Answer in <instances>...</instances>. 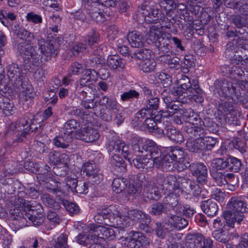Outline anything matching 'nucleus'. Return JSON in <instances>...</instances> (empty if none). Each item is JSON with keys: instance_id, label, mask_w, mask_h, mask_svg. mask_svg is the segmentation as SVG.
<instances>
[{"instance_id": "obj_1", "label": "nucleus", "mask_w": 248, "mask_h": 248, "mask_svg": "<svg viewBox=\"0 0 248 248\" xmlns=\"http://www.w3.org/2000/svg\"><path fill=\"white\" fill-rule=\"evenodd\" d=\"M38 49L26 42L18 44L17 50L26 63L34 66H41L57 55V49L51 42H47L42 37L37 39Z\"/></svg>"}, {"instance_id": "obj_2", "label": "nucleus", "mask_w": 248, "mask_h": 248, "mask_svg": "<svg viewBox=\"0 0 248 248\" xmlns=\"http://www.w3.org/2000/svg\"><path fill=\"white\" fill-rule=\"evenodd\" d=\"M228 210L224 213L226 223L231 227L239 225L244 218V213L248 212V196L232 197L227 204Z\"/></svg>"}, {"instance_id": "obj_3", "label": "nucleus", "mask_w": 248, "mask_h": 248, "mask_svg": "<svg viewBox=\"0 0 248 248\" xmlns=\"http://www.w3.org/2000/svg\"><path fill=\"white\" fill-rule=\"evenodd\" d=\"M180 87H174L171 90V93L178 96L180 100L182 99L181 96L186 97L188 96L189 93H199L201 88L199 85V82L197 79H193L191 82L189 78L184 75L181 76V78L178 80Z\"/></svg>"}, {"instance_id": "obj_4", "label": "nucleus", "mask_w": 248, "mask_h": 248, "mask_svg": "<svg viewBox=\"0 0 248 248\" xmlns=\"http://www.w3.org/2000/svg\"><path fill=\"white\" fill-rule=\"evenodd\" d=\"M132 148L135 155L149 157L154 162L156 158L161 156L160 148L154 141L151 140H147L143 143L135 144Z\"/></svg>"}, {"instance_id": "obj_5", "label": "nucleus", "mask_w": 248, "mask_h": 248, "mask_svg": "<svg viewBox=\"0 0 248 248\" xmlns=\"http://www.w3.org/2000/svg\"><path fill=\"white\" fill-rule=\"evenodd\" d=\"M27 122L25 118L21 119L18 122L11 123L8 127L5 136L7 137L13 136L14 142H22L26 141L29 134L25 124Z\"/></svg>"}, {"instance_id": "obj_6", "label": "nucleus", "mask_w": 248, "mask_h": 248, "mask_svg": "<svg viewBox=\"0 0 248 248\" xmlns=\"http://www.w3.org/2000/svg\"><path fill=\"white\" fill-rule=\"evenodd\" d=\"M217 111L218 115L222 117L226 123L238 124V112L230 102L221 100L217 106Z\"/></svg>"}, {"instance_id": "obj_7", "label": "nucleus", "mask_w": 248, "mask_h": 248, "mask_svg": "<svg viewBox=\"0 0 248 248\" xmlns=\"http://www.w3.org/2000/svg\"><path fill=\"white\" fill-rule=\"evenodd\" d=\"M138 12L142 15L145 21L148 23H154L161 18V11L155 8L151 1H144L138 7Z\"/></svg>"}, {"instance_id": "obj_8", "label": "nucleus", "mask_w": 248, "mask_h": 248, "mask_svg": "<svg viewBox=\"0 0 248 248\" xmlns=\"http://www.w3.org/2000/svg\"><path fill=\"white\" fill-rule=\"evenodd\" d=\"M40 195V186L35 184H30L25 188V191L18 192L17 197H15L14 203L16 205L29 206V197L36 199Z\"/></svg>"}, {"instance_id": "obj_9", "label": "nucleus", "mask_w": 248, "mask_h": 248, "mask_svg": "<svg viewBox=\"0 0 248 248\" xmlns=\"http://www.w3.org/2000/svg\"><path fill=\"white\" fill-rule=\"evenodd\" d=\"M108 148L110 154H112V155L121 154L125 159H127L131 163L132 155L129 151L128 145L123 140L116 139L109 141Z\"/></svg>"}, {"instance_id": "obj_10", "label": "nucleus", "mask_w": 248, "mask_h": 248, "mask_svg": "<svg viewBox=\"0 0 248 248\" xmlns=\"http://www.w3.org/2000/svg\"><path fill=\"white\" fill-rule=\"evenodd\" d=\"M88 228L91 237H96L97 240H112L115 237V232L110 228H107L102 225H98L95 224H90Z\"/></svg>"}, {"instance_id": "obj_11", "label": "nucleus", "mask_w": 248, "mask_h": 248, "mask_svg": "<svg viewBox=\"0 0 248 248\" xmlns=\"http://www.w3.org/2000/svg\"><path fill=\"white\" fill-rule=\"evenodd\" d=\"M169 21L168 24L164 26L166 28H170L173 22L168 18H164V22L167 23ZM162 27L163 26L161 24L155 22L150 27L149 31L146 34V41L149 44H155L156 42L158 41L163 32L161 30Z\"/></svg>"}, {"instance_id": "obj_12", "label": "nucleus", "mask_w": 248, "mask_h": 248, "mask_svg": "<svg viewBox=\"0 0 248 248\" xmlns=\"http://www.w3.org/2000/svg\"><path fill=\"white\" fill-rule=\"evenodd\" d=\"M15 198H12L10 200V202L13 205L10 209L9 213L10 217L16 221H17L18 223L17 225L20 227L27 226V223H26V217L25 216V211L23 210V209L26 207V206L16 205L14 203ZM28 206H27L28 207Z\"/></svg>"}, {"instance_id": "obj_13", "label": "nucleus", "mask_w": 248, "mask_h": 248, "mask_svg": "<svg viewBox=\"0 0 248 248\" xmlns=\"http://www.w3.org/2000/svg\"><path fill=\"white\" fill-rule=\"evenodd\" d=\"M215 93L223 98L235 94V88L231 82L227 80H217L214 83Z\"/></svg>"}, {"instance_id": "obj_14", "label": "nucleus", "mask_w": 248, "mask_h": 248, "mask_svg": "<svg viewBox=\"0 0 248 248\" xmlns=\"http://www.w3.org/2000/svg\"><path fill=\"white\" fill-rule=\"evenodd\" d=\"M127 246L130 248H138L140 245L145 246L149 244V241L145 235L140 232L131 231L126 237Z\"/></svg>"}, {"instance_id": "obj_15", "label": "nucleus", "mask_w": 248, "mask_h": 248, "mask_svg": "<svg viewBox=\"0 0 248 248\" xmlns=\"http://www.w3.org/2000/svg\"><path fill=\"white\" fill-rule=\"evenodd\" d=\"M189 169L192 174L196 176L197 182L202 184H205L207 179V169L203 163H193L189 166Z\"/></svg>"}, {"instance_id": "obj_16", "label": "nucleus", "mask_w": 248, "mask_h": 248, "mask_svg": "<svg viewBox=\"0 0 248 248\" xmlns=\"http://www.w3.org/2000/svg\"><path fill=\"white\" fill-rule=\"evenodd\" d=\"M239 59L237 58H233L231 60L230 65L226 67V72L229 73L235 78H241L244 75V72L242 70V68L240 67L241 65H245L246 64V60H241L239 57Z\"/></svg>"}, {"instance_id": "obj_17", "label": "nucleus", "mask_w": 248, "mask_h": 248, "mask_svg": "<svg viewBox=\"0 0 248 248\" xmlns=\"http://www.w3.org/2000/svg\"><path fill=\"white\" fill-rule=\"evenodd\" d=\"M77 139L87 142L96 141L100 137L97 130L92 127H84L80 129L76 135Z\"/></svg>"}, {"instance_id": "obj_18", "label": "nucleus", "mask_w": 248, "mask_h": 248, "mask_svg": "<svg viewBox=\"0 0 248 248\" xmlns=\"http://www.w3.org/2000/svg\"><path fill=\"white\" fill-rule=\"evenodd\" d=\"M98 73L94 69H86L85 74L79 80V85L81 87H88L92 89L93 82L97 80Z\"/></svg>"}, {"instance_id": "obj_19", "label": "nucleus", "mask_w": 248, "mask_h": 248, "mask_svg": "<svg viewBox=\"0 0 248 248\" xmlns=\"http://www.w3.org/2000/svg\"><path fill=\"white\" fill-rule=\"evenodd\" d=\"M188 224V221L183 217L182 216L170 213L168 216V222L164 223V227L166 225L170 226L178 230L185 228Z\"/></svg>"}, {"instance_id": "obj_20", "label": "nucleus", "mask_w": 248, "mask_h": 248, "mask_svg": "<svg viewBox=\"0 0 248 248\" xmlns=\"http://www.w3.org/2000/svg\"><path fill=\"white\" fill-rule=\"evenodd\" d=\"M82 170L87 176L94 179L93 181L96 184L100 183L103 179L102 175L98 173V170L94 163H85L82 168Z\"/></svg>"}, {"instance_id": "obj_21", "label": "nucleus", "mask_w": 248, "mask_h": 248, "mask_svg": "<svg viewBox=\"0 0 248 248\" xmlns=\"http://www.w3.org/2000/svg\"><path fill=\"white\" fill-rule=\"evenodd\" d=\"M142 196L144 201L148 202L151 200L157 201L161 197L160 192L158 189V186H154V179H153V184L150 186L143 188Z\"/></svg>"}, {"instance_id": "obj_22", "label": "nucleus", "mask_w": 248, "mask_h": 248, "mask_svg": "<svg viewBox=\"0 0 248 248\" xmlns=\"http://www.w3.org/2000/svg\"><path fill=\"white\" fill-rule=\"evenodd\" d=\"M25 215L26 217V219L28 218L34 226H41L45 220V216L42 209H32L28 213H26Z\"/></svg>"}, {"instance_id": "obj_23", "label": "nucleus", "mask_w": 248, "mask_h": 248, "mask_svg": "<svg viewBox=\"0 0 248 248\" xmlns=\"http://www.w3.org/2000/svg\"><path fill=\"white\" fill-rule=\"evenodd\" d=\"M173 160L167 154L160 156L156 158L154 162V165L157 168L162 170L163 171H171L174 170Z\"/></svg>"}, {"instance_id": "obj_24", "label": "nucleus", "mask_w": 248, "mask_h": 248, "mask_svg": "<svg viewBox=\"0 0 248 248\" xmlns=\"http://www.w3.org/2000/svg\"><path fill=\"white\" fill-rule=\"evenodd\" d=\"M171 38L170 33L163 31L158 41L155 44L157 47L159 52H162L163 53H168L170 52L169 46Z\"/></svg>"}, {"instance_id": "obj_25", "label": "nucleus", "mask_w": 248, "mask_h": 248, "mask_svg": "<svg viewBox=\"0 0 248 248\" xmlns=\"http://www.w3.org/2000/svg\"><path fill=\"white\" fill-rule=\"evenodd\" d=\"M127 40L133 47H142L145 43V39L142 34L137 31L129 32L127 34Z\"/></svg>"}, {"instance_id": "obj_26", "label": "nucleus", "mask_w": 248, "mask_h": 248, "mask_svg": "<svg viewBox=\"0 0 248 248\" xmlns=\"http://www.w3.org/2000/svg\"><path fill=\"white\" fill-rule=\"evenodd\" d=\"M204 236L201 233H188L186 236V245L187 248H200Z\"/></svg>"}, {"instance_id": "obj_27", "label": "nucleus", "mask_w": 248, "mask_h": 248, "mask_svg": "<svg viewBox=\"0 0 248 248\" xmlns=\"http://www.w3.org/2000/svg\"><path fill=\"white\" fill-rule=\"evenodd\" d=\"M202 124H200V126L191 125L187 126L186 131L189 135V137L193 139H203L206 135V130Z\"/></svg>"}, {"instance_id": "obj_28", "label": "nucleus", "mask_w": 248, "mask_h": 248, "mask_svg": "<svg viewBox=\"0 0 248 248\" xmlns=\"http://www.w3.org/2000/svg\"><path fill=\"white\" fill-rule=\"evenodd\" d=\"M123 211V209L119 210H115L114 215L117 216L116 223L117 225H115V228L117 229L119 232L122 233L125 232V229L130 226V222L127 220L126 215L122 216L121 214Z\"/></svg>"}, {"instance_id": "obj_29", "label": "nucleus", "mask_w": 248, "mask_h": 248, "mask_svg": "<svg viewBox=\"0 0 248 248\" xmlns=\"http://www.w3.org/2000/svg\"><path fill=\"white\" fill-rule=\"evenodd\" d=\"M136 158L133 159L134 166L139 169L148 170L152 169L154 165V162L149 157L136 155Z\"/></svg>"}, {"instance_id": "obj_30", "label": "nucleus", "mask_w": 248, "mask_h": 248, "mask_svg": "<svg viewBox=\"0 0 248 248\" xmlns=\"http://www.w3.org/2000/svg\"><path fill=\"white\" fill-rule=\"evenodd\" d=\"M110 163L111 167L118 172L123 173L126 171V164L120 155L111 154Z\"/></svg>"}, {"instance_id": "obj_31", "label": "nucleus", "mask_w": 248, "mask_h": 248, "mask_svg": "<svg viewBox=\"0 0 248 248\" xmlns=\"http://www.w3.org/2000/svg\"><path fill=\"white\" fill-rule=\"evenodd\" d=\"M201 207L204 213L211 217L216 216L218 210L217 204L211 200L202 201Z\"/></svg>"}, {"instance_id": "obj_32", "label": "nucleus", "mask_w": 248, "mask_h": 248, "mask_svg": "<svg viewBox=\"0 0 248 248\" xmlns=\"http://www.w3.org/2000/svg\"><path fill=\"white\" fill-rule=\"evenodd\" d=\"M182 183H184V191L189 193L192 192L194 196L197 197L200 195L201 188L200 186L195 182L186 178L182 179Z\"/></svg>"}, {"instance_id": "obj_33", "label": "nucleus", "mask_w": 248, "mask_h": 248, "mask_svg": "<svg viewBox=\"0 0 248 248\" xmlns=\"http://www.w3.org/2000/svg\"><path fill=\"white\" fill-rule=\"evenodd\" d=\"M203 5L202 2L199 1L193 4L191 3L190 7L195 14H201V21H203V23L207 24L211 20V17L207 13L203 12Z\"/></svg>"}, {"instance_id": "obj_34", "label": "nucleus", "mask_w": 248, "mask_h": 248, "mask_svg": "<svg viewBox=\"0 0 248 248\" xmlns=\"http://www.w3.org/2000/svg\"><path fill=\"white\" fill-rule=\"evenodd\" d=\"M98 1L90 0L84 4L85 8L88 11L92 18H96L95 16L98 12L104 11V8Z\"/></svg>"}, {"instance_id": "obj_35", "label": "nucleus", "mask_w": 248, "mask_h": 248, "mask_svg": "<svg viewBox=\"0 0 248 248\" xmlns=\"http://www.w3.org/2000/svg\"><path fill=\"white\" fill-rule=\"evenodd\" d=\"M107 65L113 70L121 68L123 69L125 68L124 61L120 58L118 55H109L107 61Z\"/></svg>"}, {"instance_id": "obj_36", "label": "nucleus", "mask_w": 248, "mask_h": 248, "mask_svg": "<svg viewBox=\"0 0 248 248\" xmlns=\"http://www.w3.org/2000/svg\"><path fill=\"white\" fill-rule=\"evenodd\" d=\"M72 141V135L63 133L62 135L56 137L53 139V144L58 148L64 149L69 146Z\"/></svg>"}, {"instance_id": "obj_37", "label": "nucleus", "mask_w": 248, "mask_h": 248, "mask_svg": "<svg viewBox=\"0 0 248 248\" xmlns=\"http://www.w3.org/2000/svg\"><path fill=\"white\" fill-rule=\"evenodd\" d=\"M166 135L171 140L174 142L180 144L184 141L183 134L172 126L167 127Z\"/></svg>"}, {"instance_id": "obj_38", "label": "nucleus", "mask_w": 248, "mask_h": 248, "mask_svg": "<svg viewBox=\"0 0 248 248\" xmlns=\"http://www.w3.org/2000/svg\"><path fill=\"white\" fill-rule=\"evenodd\" d=\"M17 171V169L12 164H3V162H0V179L3 177L12 176Z\"/></svg>"}, {"instance_id": "obj_39", "label": "nucleus", "mask_w": 248, "mask_h": 248, "mask_svg": "<svg viewBox=\"0 0 248 248\" xmlns=\"http://www.w3.org/2000/svg\"><path fill=\"white\" fill-rule=\"evenodd\" d=\"M170 175L158 174L154 177V186H160L164 193H167Z\"/></svg>"}, {"instance_id": "obj_40", "label": "nucleus", "mask_w": 248, "mask_h": 248, "mask_svg": "<svg viewBox=\"0 0 248 248\" xmlns=\"http://www.w3.org/2000/svg\"><path fill=\"white\" fill-rule=\"evenodd\" d=\"M187 149L192 152H199L200 151H204L205 146L203 144L202 139H195V140H188L186 143Z\"/></svg>"}, {"instance_id": "obj_41", "label": "nucleus", "mask_w": 248, "mask_h": 248, "mask_svg": "<svg viewBox=\"0 0 248 248\" xmlns=\"http://www.w3.org/2000/svg\"><path fill=\"white\" fill-rule=\"evenodd\" d=\"M171 158V160L176 162H183L185 158V153L182 148L174 147L170 148L169 152L167 154Z\"/></svg>"}, {"instance_id": "obj_42", "label": "nucleus", "mask_w": 248, "mask_h": 248, "mask_svg": "<svg viewBox=\"0 0 248 248\" xmlns=\"http://www.w3.org/2000/svg\"><path fill=\"white\" fill-rule=\"evenodd\" d=\"M137 64L139 69L145 73L154 71L156 65L155 61L152 58L142 62H137Z\"/></svg>"}, {"instance_id": "obj_43", "label": "nucleus", "mask_w": 248, "mask_h": 248, "mask_svg": "<svg viewBox=\"0 0 248 248\" xmlns=\"http://www.w3.org/2000/svg\"><path fill=\"white\" fill-rule=\"evenodd\" d=\"M183 192L184 189H178L173 191L168 192L169 193L165 197V202L171 207L174 205H176L177 204L179 203V197Z\"/></svg>"}, {"instance_id": "obj_44", "label": "nucleus", "mask_w": 248, "mask_h": 248, "mask_svg": "<svg viewBox=\"0 0 248 248\" xmlns=\"http://www.w3.org/2000/svg\"><path fill=\"white\" fill-rule=\"evenodd\" d=\"M180 178V180H178L175 176L170 175L167 192L173 191L176 190L184 189V183H182V179Z\"/></svg>"}, {"instance_id": "obj_45", "label": "nucleus", "mask_w": 248, "mask_h": 248, "mask_svg": "<svg viewBox=\"0 0 248 248\" xmlns=\"http://www.w3.org/2000/svg\"><path fill=\"white\" fill-rule=\"evenodd\" d=\"M127 184L128 181L124 178H115L112 184L113 190L117 193H120L125 189Z\"/></svg>"}, {"instance_id": "obj_46", "label": "nucleus", "mask_w": 248, "mask_h": 248, "mask_svg": "<svg viewBox=\"0 0 248 248\" xmlns=\"http://www.w3.org/2000/svg\"><path fill=\"white\" fill-rule=\"evenodd\" d=\"M227 169L234 172H239L242 166L241 160L233 156L227 158Z\"/></svg>"}, {"instance_id": "obj_47", "label": "nucleus", "mask_w": 248, "mask_h": 248, "mask_svg": "<svg viewBox=\"0 0 248 248\" xmlns=\"http://www.w3.org/2000/svg\"><path fill=\"white\" fill-rule=\"evenodd\" d=\"M13 31L15 34L21 39L31 40L34 38V35L33 33L23 28H18L15 25L13 27Z\"/></svg>"}, {"instance_id": "obj_48", "label": "nucleus", "mask_w": 248, "mask_h": 248, "mask_svg": "<svg viewBox=\"0 0 248 248\" xmlns=\"http://www.w3.org/2000/svg\"><path fill=\"white\" fill-rule=\"evenodd\" d=\"M100 106L105 107L107 108L112 109H117L118 107L117 103L115 99L109 98L107 96H103L102 97L99 101Z\"/></svg>"}, {"instance_id": "obj_49", "label": "nucleus", "mask_w": 248, "mask_h": 248, "mask_svg": "<svg viewBox=\"0 0 248 248\" xmlns=\"http://www.w3.org/2000/svg\"><path fill=\"white\" fill-rule=\"evenodd\" d=\"M131 58L134 59L137 62H142L146 60L152 58L151 51L147 49H144L135 52L131 56Z\"/></svg>"}, {"instance_id": "obj_50", "label": "nucleus", "mask_w": 248, "mask_h": 248, "mask_svg": "<svg viewBox=\"0 0 248 248\" xmlns=\"http://www.w3.org/2000/svg\"><path fill=\"white\" fill-rule=\"evenodd\" d=\"M212 235L217 241L225 244L227 243L230 239L228 232L222 229L214 231Z\"/></svg>"}, {"instance_id": "obj_51", "label": "nucleus", "mask_w": 248, "mask_h": 248, "mask_svg": "<svg viewBox=\"0 0 248 248\" xmlns=\"http://www.w3.org/2000/svg\"><path fill=\"white\" fill-rule=\"evenodd\" d=\"M60 184V183L51 180L49 182L46 184L45 187L49 192L55 194L58 196H61L64 192L62 191L61 186L59 185Z\"/></svg>"}, {"instance_id": "obj_52", "label": "nucleus", "mask_w": 248, "mask_h": 248, "mask_svg": "<svg viewBox=\"0 0 248 248\" xmlns=\"http://www.w3.org/2000/svg\"><path fill=\"white\" fill-rule=\"evenodd\" d=\"M0 108L6 115H8L13 111L14 105L7 97H2L0 100Z\"/></svg>"}, {"instance_id": "obj_53", "label": "nucleus", "mask_w": 248, "mask_h": 248, "mask_svg": "<svg viewBox=\"0 0 248 248\" xmlns=\"http://www.w3.org/2000/svg\"><path fill=\"white\" fill-rule=\"evenodd\" d=\"M79 126V124L76 120L71 119L67 121L65 123L62 128V130L64 133L71 135L72 133L76 130Z\"/></svg>"}, {"instance_id": "obj_54", "label": "nucleus", "mask_w": 248, "mask_h": 248, "mask_svg": "<svg viewBox=\"0 0 248 248\" xmlns=\"http://www.w3.org/2000/svg\"><path fill=\"white\" fill-rule=\"evenodd\" d=\"M42 201L45 205L49 207L55 209H59L60 207L59 203L48 194L44 193L42 196Z\"/></svg>"}, {"instance_id": "obj_55", "label": "nucleus", "mask_w": 248, "mask_h": 248, "mask_svg": "<svg viewBox=\"0 0 248 248\" xmlns=\"http://www.w3.org/2000/svg\"><path fill=\"white\" fill-rule=\"evenodd\" d=\"M66 156V155L65 154H60L55 151L51 152L48 155L50 162L54 165L63 163L64 162V159Z\"/></svg>"}, {"instance_id": "obj_56", "label": "nucleus", "mask_w": 248, "mask_h": 248, "mask_svg": "<svg viewBox=\"0 0 248 248\" xmlns=\"http://www.w3.org/2000/svg\"><path fill=\"white\" fill-rule=\"evenodd\" d=\"M110 211V209L104 208L98 212L94 217L95 221L98 224L105 225L106 218L108 216Z\"/></svg>"}, {"instance_id": "obj_57", "label": "nucleus", "mask_w": 248, "mask_h": 248, "mask_svg": "<svg viewBox=\"0 0 248 248\" xmlns=\"http://www.w3.org/2000/svg\"><path fill=\"white\" fill-rule=\"evenodd\" d=\"M231 143L234 149L239 151L241 154H244L246 152L247 146L244 140L237 138L234 139Z\"/></svg>"}, {"instance_id": "obj_58", "label": "nucleus", "mask_w": 248, "mask_h": 248, "mask_svg": "<svg viewBox=\"0 0 248 248\" xmlns=\"http://www.w3.org/2000/svg\"><path fill=\"white\" fill-rule=\"evenodd\" d=\"M159 99L158 97H151L147 99L145 103V107L154 113V110L158 108Z\"/></svg>"}, {"instance_id": "obj_59", "label": "nucleus", "mask_w": 248, "mask_h": 248, "mask_svg": "<svg viewBox=\"0 0 248 248\" xmlns=\"http://www.w3.org/2000/svg\"><path fill=\"white\" fill-rule=\"evenodd\" d=\"M67 235L61 234L55 241L52 246L49 248H64L67 245Z\"/></svg>"}, {"instance_id": "obj_60", "label": "nucleus", "mask_w": 248, "mask_h": 248, "mask_svg": "<svg viewBox=\"0 0 248 248\" xmlns=\"http://www.w3.org/2000/svg\"><path fill=\"white\" fill-rule=\"evenodd\" d=\"M7 75L10 79L21 76V70L17 64L12 63L9 65L7 67Z\"/></svg>"}, {"instance_id": "obj_61", "label": "nucleus", "mask_w": 248, "mask_h": 248, "mask_svg": "<svg viewBox=\"0 0 248 248\" xmlns=\"http://www.w3.org/2000/svg\"><path fill=\"white\" fill-rule=\"evenodd\" d=\"M12 81L14 88L17 90V92H22L24 94L26 91L25 85L23 82V76L21 75L16 78L10 79ZM27 88H26L27 89Z\"/></svg>"}, {"instance_id": "obj_62", "label": "nucleus", "mask_w": 248, "mask_h": 248, "mask_svg": "<svg viewBox=\"0 0 248 248\" xmlns=\"http://www.w3.org/2000/svg\"><path fill=\"white\" fill-rule=\"evenodd\" d=\"M140 93L135 90H130L123 93L121 95V99L123 101H131L134 99H138Z\"/></svg>"}, {"instance_id": "obj_63", "label": "nucleus", "mask_w": 248, "mask_h": 248, "mask_svg": "<svg viewBox=\"0 0 248 248\" xmlns=\"http://www.w3.org/2000/svg\"><path fill=\"white\" fill-rule=\"evenodd\" d=\"M212 176L217 185L221 186L227 183L226 177L222 172L215 171L212 172Z\"/></svg>"}, {"instance_id": "obj_64", "label": "nucleus", "mask_w": 248, "mask_h": 248, "mask_svg": "<svg viewBox=\"0 0 248 248\" xmlns=\"http://www.w3.org/2000/svg\"><path fill=\"white\" fill-rule=\"evenodd\" d=\"M62 203L64 206L66 210L70 214H77L79 212V207L75 203L69 202L65 200H62Z\"/></svg>"}]
</instances>
